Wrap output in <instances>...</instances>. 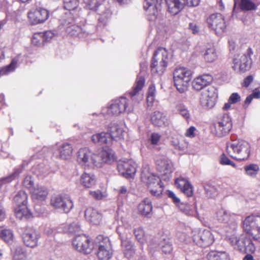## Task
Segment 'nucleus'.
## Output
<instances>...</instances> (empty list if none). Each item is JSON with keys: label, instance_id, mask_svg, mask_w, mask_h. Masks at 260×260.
I'll return each mask as SVG.
<instances>
[{"label": "nucleus", "instance_id": "46", "mask_svg": "<svg viewBox=\"0 0 260 260\" xmlns=\"http://www.w3.org/2000/svg\"><path fill=\"white\" fill-rule=\"evenodd\" d=\"M81 231V227L79 223L77 222H74L65 227L63 229L64 232H69L72 234H76Z\"/></svg>", "mask_w": 260, "mask_h": 260}, {"label": "nucleus", "instance_id": "50", "mask_svg": "<svg viewBox=\"0 0 260 260\" xmlns=\"http://www.w3.org/2000/svg\"><path fill=\"white\" fill-rule=\"evenodd\" d=\"M23 185L28 188L31 192L35 187H34V179L29 175L26 176L23 181Z\"/></svg>", "mask_w": 260, "mask_h": 260}, {"label": "nucleus", "instance_id": "20", "mask_svg": "<svg viewBox=\"0 0 260 260\" xmlns=\"http://www.w3.org/2000/svg\"><path fill=\"white\" fill-rule=\"evenodd\" d=\"M234 70L238 72H244L250 69L251 59L248 53L238 54L233 59Z\"/></svg>", "mask_w": 260, "mask_h": 260}, {"label": "nucleus", "instance_id": "12", "mask_svg": "<svg viewBox=\"0 0 260 260\" xmlns=\"http://www.w3.org/2000/svg\"><path fill=\"white\" fill-rule=\"evenodd\" d=\"M164 0H145L144 9L146 11L148 19L154 21L159 17L161 5Z\"/></svg>", "mask_w": 260, "mask_h": 260}, {"label": "nucleus", "instance_id": "64", "mask_svg": "<svg viewBox=\"0 0 260 260\" xmlns=\"http://www.w3.org/2000/svg\"><path fill=\"white\" fill-rule=\"evenodd\" d=\"M200 3V0H185V6L189 7L197 6Z\"/></svg>", "mask_w": 260, "mask_h": 260}, {"label": "nucleus", "instance_id": "18", "mask_svg": "<svg viewBox=\"0 0 260 260\" xmlns=\"http://www.w3.org/2000/svg\"><path fill=\"white\" fill-rule=\"evenodd\" d=\"M156 166L162 179L168 180L172 177L173 165L170 159L164 157L159 158L156 160Z\"/></svg>", "mask_w": 260, "mask_h": 260}, {"label": "nucleus", "instance_id": "51", "mask_svg": "<svg viewBox=\"0 0 260 260\" xmlns=\"http://www.w3.org/2000/svg\"><path fill=\"white\" fill-rule=\"evenodd\" d=\"M1 237L7 243H10L13 240V235L10 230H3L1 234Z\"/></svg>", "mask_w": 260, "mask_h": 260}, {"label": "nucleus", "instance_id": "36", "mask_svg": "<svg viewBox=\"0 0 260 260\" xmlns=\"http://www.w3.org/2000/svg\"><path fill=\"white\" fill-rule=\"evenodd\" d=\"M99 161H102L103 162L109 163L113 161L115 159L114 152L110 149H103L100 153ZM101 162V161H100Z\"/></svg>", "mask_w": 260, "mask_h": 260}, {"label": "nucleus", "instance_id": "52", "mask_svg": "<svg viewBox=\"0 0 260 260\" xmlns=\"http://www.w3.org/2000/svg\"><path fill=\"white\" fill-rule=\"evenodd\" d=\"M89 194L92 198L97 200H102L107 197L105 192H102L100 190L90 191Z\"/></svg>", "mask_w": 260, "mask_h": 260}, {"label": "nucleus", "instance_id": "62", "mask_svg": "<svg viewBox=\"0 0 260 260\" xmlns=\"http://www.w3.org/2000/svg\"><path fill=\"white\" fill-rule=\"evenodd\" d=\"M55 229L50 228L47 227L45 228L44 231V234L49 237L54 236L55 235Z\"/></svg>", "mask_w": 260, "mask_h": 260}, {"label": "nucleus", "instance_id": "44", "mask_svg": "<svg viewBox=\"0 0 260 260\" xmlns=\"http://www.w3.org/2000/svg\"><path fill=\"white\" fill-rule=\"evenodd\" d=\"M63 7L70 11L75 10L79 5L78 0H63Z\"/></svg>", "mask_w": 260, "mask_h": 260}, {"label": "nucleus", "instance_id": "6", "mask_svg": "<svg viewBox=\"0 0 260 260\" xmlns=\"http://www.w3.org/2000/svg\"><path fill=\"white\" fill-rule=\"evenodd\" d=\"M216 218L220 222L225 225L224 230L227 234H232L237 229V223L233 217V215L223 208L218 209L216 212Z\"/></svg>", "mask_w": 260, "mask_h": 260}, {"label": "nucleus", "instance_id": "39", "mask_svg": "<svg viewBox=\"0 0 260 260\" xmlns=\"http://www.w3.org/2000/svg\"><path fill=\"white\" fill-rule=\"evenodd\" d=\"M245 174L251 177L255 178L259 171V166L257 164H250L246 165L244 168Z\"/></svg>", "mask_w": 260, "mask_h": 260}, {"label": "nucleus", "instance_id": "9", "mask_svg": "<svg viewBox=\"0 0 260 260\" xmlns=\"http://www.w3.org/2000/svg\"><path fill=\"white\" fill-rule=\"evenodd\" d=\"M72 245L75 249L83 254L90 253L93 249L90 238L85 235L76 236L73 240Z\"/></svg>", "mask_w": 260, "mask_h": 260}, {"label": "nucleus", "instance_id": "38", "mask_svg": "<svg viewBox=\"0 0 260 260\" xmlns=\"http://www.w3.org/2000/svg\"><path fill=\"white\" fill-rule=\"evenodd\" d=\"M208 260H229L230 257L227 253L222 251H212L207 255Z\"/></svg>", "mask_w": 260, "mask_h": 260}, {"label": "nucleus", "instance_id": "21", "mask_svg": "<svg viewBox=\"0 0 260 260\" xmlns=\"http://www.w3.org/2000/svg\"><path fill=\"white\" fill-rule=\"evenodd\" d=\"M217 97V94L215 89L209 87L202 92L200 103L203 107L211 108L214 106Z\"/></svg>", "mask_w": 260, "mask_h": 260}, {"label": "nucleus", "instance_id": "58", "mask_svg": "<svg viewBox=\"0 0 260 260\" xmlns=\"http://www.w3.org/2000/svg\"><path fill=\"white\" fill-rule=\"evenodd\" d=\"M43 40L44 41H49L51 40L54 36L55 34L52 31L49 30L46 31L45 32H43Z\"/></svg>", "mask_w": 260, "mask_h": 260}, {"label": "nucleus", "instance_id": "16", "mask_svg": "<svg viewBox=\"0 0 260 260\" xmlns=\"http://www.w3.org/2000/svg\"><path fill=\"white\" fill-rule=\"evenodd\" d=\"M48 17V11L41 8H31L27 13L28 20L31 25L43 23Z\"/></svg>", "mask_w": 260, "mask_h": 260}, {"label": "nucleus", "instance_id": "23", "mask_svg": "<svg viewBox=\"0 0 260 260\" xmlns=\"http://www.w3.org/2000/svg\"><path fill=\"white\" fill-rule=\"evenodd\" d=\"M127 102V99L123 97L112 101L108 108V114L118 115L124 112L126 109Z\"/></svg>", "mask_w": 260, "mask_h": 260}, {"label": "nucleus", "instance_id": "10", "mask_svg": "<svg viewBox=\"0 0 260 260\" xmlns=\"http://www.w3.org/2000/svg\"><path fill=\"white\" fill-rule=\"evenodd\" d=\"M193 242L201 247H207L213 244L214 241L212 233L207 230L192 231Z\"/></svg>", "mask_w": 260, "mask_h": 260}, {"label": "nucleus", "instance_id": "43", "mask_svg": "<svg viewBox=\"0 0 260 260\" xmlns=\"http://www.w3.org/2000/svg\"><path fill=\"white\" fill-rule=\"evenodd\" d=\"M240 8L243 10L250 11L255 10V4L250 0H241Z\"/></svg>", "mask_w": 260, "mask_h": 260}, {"label": "nucleus", "instance_id": "61", "mask_svg": "<svg viewBox=\"0 0 260 260\" xmlns=\"http://www.w3.org/2000/svg\"><path fill=\"white\" fill-rule=\"evenodd\" d=\"M177 238L178 240L181 242H187L188 240L187 236L183 233H179L177 234Z\"/></svg>", "mask_w": 260, "mask_h": 260}, {"label": "nucleus", "instance_id": "8", "mask_svg": "<svg viewBox=\"0 0 260 260\" xmlns=\"http://www.w3.org/2000/svg\"><path fill=\"white\" fill-rule=\"evenodd\" d=\"M98 247L97 256L100 260H109L112 255L111 242L108 237L102 235L98 236L95 240Z\"/></svg>", "mask_w": 260, "mask_h": 260}, {"label": "nucleus", "instance_id": "48", "mask_svg": "<svg viewBox=\"0 0 260 260\" xmlns=\"http://www.w3.org/2000/svg\"><path fill=\"white\" fill-rule=\"evenodd\" d=\"M161 135L158 133H152L148 140V142L152 145L153 147L157 146L159 143Z\"/></svg>", "mask_w": 260, "mask_h": 260}, {"label": "nucleus", "instance_id": "1", "mask_svg": "<svg viewBox=\"0 0 260 260\" xmlns=\"http://www.w3.org/2000/svg\"><path fill=\"white\" fill-rule=\"evenodd\" d=\"M243 233L239 236L227 235L231 245L241 252L253 253L255 246L251 239L260 242V215L251 214L246 216L242 221Z\"/></svg>", "mask_w": 260, "mask_h": 260}, {"label": "nucleus", "instance_id": "4", "mask_svg": "<svg viewBox=\"0 0 260 260\" xmlns=\"http://www.w3.org/2000/svg\"><path fill=\"white\" fill-rule=\"evenodd\" d=\"M191 71L186 68H177L173 73L174 85L177 90L183 93L187 90L189 82L191 79Z\"/></svg>", "mask_w": 260, "mask_h": 260}, {"label": "nucleus", "instance_id": "22", "mask_svg": "<svg viewBox=\"0 0 260 260\" xmlns=\"http://www.w3.org/2000/svg\"><path fill=\"white\" fill-rule=\"evenodd\" d=\"M137 165L132 160L126 161H119L117 169L119 173L126 178H132L136 172Z\"/></svg>", "mask_w": 260, "mask_h": 260}, {"label": "nucleus", "instance_id": "28", "mask_svg": "<svg viewBox=\"0 0 260 260\" xmlns=\"http://www.w3.org/2000/svg\"><path fill=\"white\" fill-rule=\"evenodd\" d=\"M91 140L94 144L101 146H109L112 143V138L108 132H102L93 135L91 137Z\"/></svg>", "mask_w": 260, "mask_h": 260}, {"label": "nucleus", "instance_id": "24", "mask_svg": "<svg viewBox=\"0 0 260 260\" xmlns=\"http://www.w3.org/2000/svg\"><path fill=\"white\" fill-rule=\"evenodd\" d=\"M120 237L123 255L126 258L130 259L135 253V245L130 239L126 238L123 235H120Z\"/></svg>", "mask_w": 260, "mask_h": 260}, {"label": "nucleus", "instance_id": "33", "mask_svg": "<svg viewBox=\"0 0 260 260\" xmlns=\"http://www.w3.org/2000/svg\"><path fill=\"white\" fill-rule=\"evenodd\" d=\"M108 132L112 138V140H120L123 138V131L117 124H112L108 128Z\"/></svg>", "mask_w": 260, "mask_h": 260}, {"label": "nucleus", "instance_id": "11", "mask_svg": "<svg viewBox=\"0 0 260 260\" xmlns=\"http://www.w3.org/2000/svg\"><path fill=\"white\" fill-rule=\"evenodd\" d=\"M209 28L214 31L217 35L221 36L225 31L226 24L224 17L220 14H213L207 19Z\"/></svg>", "mask_w": 260, "mask_h": 260}, {"label": "nucleus", "instance_id": "30", "mask_svg": "<svg viewBox=\"0 0 260 260\" xmlns=\"http://www.w3.org/2000/svg\"><path fill=\"white\" fill-rule=\"evenodd\" d=\"M169 12L176 15L185 6V0H166Z\"/></svg>", "mask_w": 260, "mask_h": 260}, {"label": "nucleus", "instance_id": "25", "mask_svg": "<svg viewBox=\"0 0 260 260\" xmlns=\"http://www.w3.org/2000/svg\"><path fill=\"white\" fill-rule=\"evenodd\" d=\"M213 78L209 74H203L196 78L192 82V87L197 90H200L209 85Z\"/></svg>", "mask_w": 260, "mask_h": 260}, {"label": "nucleus", "instance_id": "3", "mask_svg": "<svg viewBox=\"0 0 260 260\" xmlns=\"http://www.w3.org/2000/svg\"><path fill=\"white\" fill-rule=\"evenodd\" d=\"M142 181L147 186L151 194L158 197L162 193L163 186L159 177L150 172L149 169L144 168L141 174Z\"/></svg>", "mask_w": 260, "mask_h": 260}, {"label": "nucleus", "instance_id": "49", "mask_svg": "<svg viewBox=\"0 0 260 260\" xmlns=\"http://www.w3.org/2000/svg\"><path fill=\"white\" fill-rule=\"evenodd\" d=\"M15 67L16 62L14 60H13L10 64L2 68L0 70V76L6 75L13 72L15 70Z\"/></svg>", "mask_w": 260, "mask_h": 260}, {"label": "nucleus", "instance_id": "56", "mask_svg": "<svg viewBox=\"0 0 260 260\" xmlns=\"http://www.w3.org/2000/svg\"><path fill=\"white\" fill-rule=\"evenodd\" d=\"M241 96L237 92L233 93L229 99V101L232 104H236L238 102L240 101Z\"/></svg>", "mask_w": 260, "mask_h": 260}, {"label": "nucleus", "instance_id": "59", "mask_svg": "<svg viewBox=\"0 0 260 260\" xmlns=\"http://www.w3.org/2000/svg\"><path fill=\"white\" fill-rule=\"evenodd\" d=\"M167 194H168V196L171 198L173 202L177 205V206L180 204V199L177 197L175 195V194L172 191H170V190H168L167 191Z\"/></svg>", "mask_w": 260, "mask_h": 260}, {"label": "nucleus", "instance_id": "34", "mask_svg": "<svg viewBox=\"0 0 260 260\" xmlns=\"http://www.w3.org/2000/svg\"><path fill=\"white\" fill-rule=\"evenodd\" d=\"M30 192L34 199L40 201H44L48 194L47 188L41 186L35 187Z\"/></svg>", "mask_w": 260, "mask_h": 260}, {"label": "nucleus", "instance_id": "55", "mask_svg": "<svg viewBox=\"0 0 260 260\" xmlns=\"http://www.w3.org/2000/svg\"><path fill=\"white\" fill-rule=\"evenodd\" d=\"M15 178V173H12L11 175L7 176L6 177L2 178L0 179V186L3 185V184L11 182L12 180H14Z\"/></svg>", "mask_w": 260, "mask_h": 260}, {"label": "nucleus", "instance_id": "41", "mask_svg": "<svg viewBox=\"0 0 260 260\" xmlns=\"http://www.w3.org/2000/svg\"><path fill=\"white\" fill-rule=\"evenodd\" d=\"M177 113L183 118L188 120L190 118V114L187 107L182 104H177L175 107Z\"/></svg>", "mask_w": 260, "mask_h": 260}, {"label": "nucleus", "instance_id": "15", "mask_svg": "<svg viewBox=\"0 0 260 260\" xmlns=\"http://www.w3.org/2000/svg\"><path fill=\"white\" fill-rule=\"evenodd\" d=\"M214 127L215 134L218 137L228 134L232 128L231 118L228 114H223L218 117Z\"/></svg>", "mask_w": 260, "mask_h": 260}, {"label": "nucleus", "instance_id": "63", "mask_svg": "<svg viewBox=\"0 0 260 260\" xmlns=\"http://www.w3.org/2000/svg\"><path fill=\"white\" fill-rule=\"evenodd\" d=\"M27 255L25 250L21 249L19 251V253H17V260H26Z\"/></svg>", "mask_w": 260, "mask_h": 260}, {"label": "nucleus", "instance_id": "35", "mask_svg": "<svg viewBox=\"0 0 260 260\" xmlns=\"http://www.w3.org/2000/svg\"><path fill=\"white\" fill-rule=\"evenodd\" d=\"M139 213L142 215H148L152 210V205L150 199L146 198L142 201L138 207Z\"/></svg>", "mask_w": 260, "mask_h": 260}, {"label": "nucleus", "instance_id": "29", "mask_svg": "<svg viewBox=\"0 0 260 260\" xmlns=\"http://www.w3.org/2000/svg\"><path fill=\"white\" fill-rule=\"evenodd\" d=\"M150 119L152 124L155 126L163 127L169 124V121L166 115L159 111L154 112L151 116Z\"/></svg>", "mask_w": 260, "mask_h": 260}, {"label": "nucleus", "instance_id": "5", "mask_svg": "<svg viewBox=\"0 0 260 260\" xmlns=\"http://www.w3.org/2000/svg\"><path fill=\"white\" fill-rule=\"evenodd\" d=\"M168 62V52L164 48H159L154 52L151 64L153 73L161 74L165 70Z\"/></svg>", "mask_w": 260, "mask_h": 260}, {"label": "nucleus", "instance_id": "54", "mask_svg": "<svg viewBox=\"0 0 260 260\" xmlns=\"http://www.w3.org/2000/svg\"><path fill=\"white\" fill-rule=\"evenodd\" d=\"M101 5L98 0H89L87 4V7L90 10L97 11L98 8Z\"/></svg>", "mask_w": 260, "mask_h": 260}, {"label": "nucleus", "instance_id": "47", "mask_svg": "<svg viewBox=\"0 0 260 260\" xmlns=\"http://www.w3.org/2000/svg\"><path fill=\"white\" fill-rule=\"evenodd\" d=\"M178 206L182 212L187 215L193 216L194 214V212L191 208L190 206L188 204L180 203L178 205Z\"/></svg>", "mask_w": 260, "mask_h": 260}, {"label": "nucleus", "instance_id": "57", "mask_svg": "<svg viewBox=\"0 0 260 260\" xmlns=\"http://www.w3.org/2000/svg\"><path fill=\"white\" fill-rule=\"evenodd\" d=\"M220 164L223 165H231L235 166V164L231 161L225 155H222L220 160Z\"/></svg>", "mask_w": 260, "mask_h": 260}, {"label": "nucleus", "instance_id": "17", "mask_svg": "<svg viewBox=\"0 0 260 260\" xmlns=\"http://www.w3.org/2000/svg\"><path fill=\"white\" fill-rule=\"evenodd\" d=\"M50 204L54 208L60 209L64 213L69 212L73 207V203L69 197L60 194L53 196Z\"/></svg>", "mask_w": 260, "mask_h": 260}, {"label": "nucleus", "instance_id": "13", "mask_svg": "<svg viewBox=\"0 0 260 260\" xmlns=\"http://www.w3.org/2000/svg\"><path fill=\"white\" fill-rule=\"evenodd\" d=\"M21 237L24 244L27 247L35 248L38 245L40 234L34 228H25L21 233Z\"/></svg>", "mask_w": 260, "mask_h": 260}, {"label": "nucleus", "instance_id": "53", "mask_svg": "<svg viewBox=\"0 0 260 260\" xmlns=\"http://www.w3.org/2000/svg\"><path fill=\"white\" fill-rule=\"evenodd\" d=\"M43 32L35 33L32 37V43L35 46H38L44 41Z\"/></svg>", "mask_w": 260, "mask_h": 260}, {"label": "nucleus", "instance_id": "32", "mask_svg": "<svg viewBox=\"0 0 260 260\" xmlns=\"http://www.w3.org/2000/svg\"><path fill=\"white\" fill-rule=\"evenodd\" d=\"M80 181L84 187L90 188L95 184L96 179L93 174L85 172L81 175Z\"/></svg>", "mask_w": 260, "mask_h": 260}, {"label": "nucleus", "instance_id": "14", "mask_svg": "<svg viewBox=\"0 0 260 260\" xmlns=\"http://www.w3.org/2000/svg\"><path fill=\"white\" fill-rule=\"evenodd\" d=\"M27 195L23 191L17 194V218L28 219L32 217L27 207Z\"/></svg>", "mask_w": 260, "mask_h": 260}, {"label": "nucleus", "instance_id": "26", "mask_svg": "<svg viewBox=\"0 0 260 260\" xmlns=\"http://www.w3.org/2000/svg\"><path fill=\"white\" fill-rule=\"evenodd\" d=\"M145 84V79L142 76H138L132 89L129 91V94L131 98L134 100H136L138 102L143 98V95L139 93L142 90Z\"/></svg>", "mask_w": 260, "mask_h": 260}, {"label": "nucleus", "instance_id": "37", "mask_svg": "<svg viewBox=\"0 0 260 260\" xmlns=\"http://www.w3.org/2000/svg\"><path fill=\"white\" fill-rule=\"evenodd\" d=\"M205 60L209 62L214 61L217 57L216 49L213 45H209L206 49L204 54Z\"/></svg>", "mask_w": 260, "mask_h": 260}, {"label": "nucleus", "instance_id": "2", "mask_svg": "<svg viewBox=\"0 0 260 260\" xmlns=\"http://www.w3.org/2000/svg\"><path fill=\"white\" fill-rule=\"evenodd\" d=\"M226 152L229 156L236 160H246L250 155V146L244 140H233L227 144Z\"/></svg>", "mask_w": 260, "mask_h": 260}, {"label": "nucleus", "instance_id": "60", "mask_svg": "<svg viewBox=\"0 0 260 260\" xmlns=\"http://www.w3.org/2000/svg\"><path fill=\"white\" fill-rule=\"evenodd\" d=\"M196 127L192 126L188 128L185 134V136L187 137L193 138L195 136Z\"/></svg>", "mask_w": 260, "mask_h": 260}, {"label": "nucleus", "instance_id": "27", "mask_svg": "<svg viewBox=\"0 0 260 260\" xmlns=\"http://www.w3.org/2000/svg\"><path fill=\"white\" fill-rule=\"evenodd\" d=\"M84 216L86 220L92 224H99L102 219L101 214L92 208H87L85 211Z\"/></svg>", "mask_w": 260, "mask_h": 260}, {"label": "nucleus", "instance_id": "31", "mask_svg": "<svg viewBox=\"0 0 260 260\" xmlns=\"http://www.w3.org/2000/svg\"><path fill=\"white\" fill-rule=\"evenodd\" d=\"M175 185L178 188L180 189L187 196L190 197L192 195L193 190L192 185L185 178L180 177L176 179Z\"/></svg>", "mask_w": 260, "mask_h": 260}, {"label": "nucleus", "instance_id": "19", "mask_svg": "<svg viewBox=\"0 0 260 260\" xmlns=\"http://www.w3.org/2000/svg\"><path fill=\"white\" fill-rule=\"evenodd\" d=\"M73 150L72 146L69 143L56 144L52 147V157L54 158L67 160L71 157Z\"/></svg>", "mask_w": 260, "mask_h": 260}, {"label": "nucleus", "instance_id": "7", "mask_svg": "<svg viewBox=\"0 0 260 260\" xmlns=\"http://www.w3.org/2000/svg\"><path fill=\"white\" fill-rule=\"evenodd\" d=\"M77 161L79 165L84 167L101 166V162L99 161L98 155L93 154L89 149L86 148H81L79 150Z\"/></svg>", "mask_w": 260, "mask_h": 260}, {"label": "nucleus", "instance_id": "45", "mask_svg": "<svg viewBox=\"0 0 260 260\" xmlns=\"http://www.w3.org/2000/svg\"><path fill=\"white\" fill-rule=\"evenodd\" d=\"M155 96V87L154 85L149 86L147 98L148 106H152Z\"/></svg>", "mask_w": 260, "mask_h": 260}, {"label": "nucleus", "instance_id": "42", "mask_svg": "<svg viewBox=\"0 0 260 260\" xmlns=\"http://www.w3.org/2000/svg\"><path fill=\"white\" fill-rule=\"evenodd\" d=\"M162 251L165 254H170L173 250L172 245L169 239H164L159 243Z\"/></svg>", "mask_w": 260, "mask_h": 260}, {"label": "nucleus", "instance_id": "40", "mask_svg": "<svg viewBox=\"0 0 260 260\" xmlns=\"http://www.w3.org/2000/svg\"><path fill=\"white\" fill-rule=\"evenodd\" d=\"M136 240L141 244L143 245L147 242V237L143 228L138 227L133 231Z\"/></svg>", "mask_w": 260, "mask_h": 260}]
</instances>
